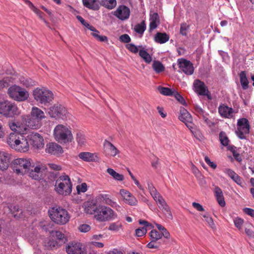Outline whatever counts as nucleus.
Listing matches in <instances>:
<instances>
[{"label": "nucleus", "instance_id": "obj_1", "mask_svg": "<svg viewBox=\"0 0 254 254\" xmlns=\"http://www.w3.org/2000/svg\"><path fill=\"white\" fill-rule=\"evenodd\" d=\"M24 134L11 132L7 138V143L12 149L16 151L25 152L28 151L29 147L28 139Z\"/></svg>", "mask_w": 254, "mask_h": 254}, {"label": "nucleus", "instance_id": "obj_2", "mask_svg": "<svg viewBox=\"0 0 254 254\" xmlns=\"http://www.w3.org/2000/svg\"><path fill=\"white\" fill-rule=\"evenodd\" d=\"M51 219L59 225H64L70 219V215L67 211L61 207H53L49 210Z\"/></svg>", "mask_w": 254, "mask_h": 254}, {"label": "nucleus", "instance_id": "obj_3", "mask_svg": "<svg viewBox=\"0 0 254 254\" xmlns=\"http://www.w3.org/2000/svg\"><path fill=\"white\" fill-rule=\"evenodd\" d=\"M55 139L59 142H70L73 139L70 128L64 125H58L54 130Z\"/></svg>", "mask_w": 254, "mask_h": 254}, {"label": "nucleus", "instance_id": "obj_4", "mask_svg": "<svg viewBox=\"0 0 254 254\" xmlns=\"http://www.w3.org/2000/svg\"><path fill=\"white\" fill-rule=\"evenodd\" d=\"M55 190L59 194L69 195L72 191V184L67 175H63L56 181Z\"/></svg>", "mask_w": 254, "mask_h": 254}, {"label": "nucleus", "instance_id": "obj_5", "mask_svg": "<svg viewBox=\"0 0 254 254\" xmlns=\"http://www.w3.org/2000/svg\"><path fill=\"white\" fill-rule=\"evenodd\" d=\"M33 95L37 102L44 105L50 103L54 99L52 92L45 87L35 88L33 91Z\"/></svg>", "mask_w": 254, "mask_h": 254}, {"label": "nucleus", "instance_id": "obj_6", "mask_svg": "<svg viewBox=\"0 0 254 254\" xmlns=\"http://www.w3.org/2000/svg\"><path fill=\"white\" fill-rule=\"evenodd\" d=\"M117 216L114 210L110 207L105 205H99L94 217L99 222H106L115 219Z\"/></svg>", "mask_w": 254, "mask_h": 254}, {"label": "nucleus", "instance_id": "obj_7", "mask_svg": "<svg viewBox=\"0 0 254 254\" xmlns=\"http://www.w3.org/2000/svg\"><path fill=\"white\" fill-rule=\"evenodd\" d=\"M20 113L15 103L9 101L0 102V114L8 118H12Z\"/></svg>", "mask_w": 254, "mask_h": 254}, {"label": "nucleus", "instance_id": "obj_8", "mask_svg": "<svg viewBox=\"0 0 254 254\" xmlns=\"http://www.w3.org/2000/svg\"><path fill=\"white\" fill-rule=\"evenodd\" d=\"M9 97L15 101L23 102L27 100L29 94L25 89L18 85L10 86L7 91Z\"/></svg>", "mask_w": 254, "mask_h": 254}, {"label": "nucleus", "instance_id": "obj_9", "mask_svg": "<svg viewBox=\"0 0 254 254\" xmlns=\"http://www.w3.org/2000/svg\"><path fill=\"white\" fill-rule=\"evenodd\" d=\"M13 170L17 174H24L26 173L31 166L30 159L17 158L12 162Z\"/></svg>", "mask_w": 254, "mask_h": 254}, {"label": "nucleus", "instance_id": "obj_10", "mask_svg": "<svg viewBox=\"0 0 254 254\" xmlns=\"http://www.w3.org/2000/svg\"><path fill=\"white\" fill-rule=\"evenodd\" d=\"M250 125L249 121L246 118H241L238 120L237 130L236 133L238 137L241 139H246V135L250 133Z\"/></svg>", "mask_w": 254, "mask_h": 254}, {"label": "nucleus", "instance_id": "obj_11", "mask_svg": "<svg viewBox=\"0 0 254 254\" xmlns=\"http://www.w3.org/2000/svg\"><path fill=\"white\" fill-rule=\"evenodd\" d=\"M67 254H87L84 245L78 242L69 243L65 247Z\"/></svg>", "mask_w": 254, "mask_h": 254}, {"label": "nucleus", "instance_id": "obj_12", "mask_svg": "<svg viewBox=\"0 0 254 254\" xmlns=\"http://www.w3.org/2000/svg\"><path fill=\"white\" fill-rule=\"evenodd\" d=\"M27 139H28L30 144L34 148L41 149L44 145L43 137L38 133L32 132L27 135Z\"/></svg>", "mask_w": 254, "mask_h": 254}, {"label": "nucleus", "instance_id": "obj_13", "mask_svg": "<svg viewBox=\"0 0 254 254\" xmlns=\"http://www.w3.org/2000/svg\"><path fill=\"white\" fill-rule=\"evenodd\" d=\"M159 209L163 212L166 218L169 219H172L173 217L170 207L167 204L166 201L161 195L154 199Z\"/></svg>", "mask_w": 254, "mask_h": 254}, {"label": "nucleus", "instance_id": "obj_14", "mask_svg": "<svg viewBox=\"0 0 254 254\" xmlns=\"http://www.w3.org/2000/svg\"><path fill=\"white\" fill-rule=\"evenodd\" d=\"M49 114L52 118L63 119L66 116L67 111L63 105L55 104L49 109Z\"/></svg>", "mask_w": 254, "mask_h": 254}, {"label": "nucleus", "instance_id": "obj_15", "mask_svg": "<svg viewBox=\"0 0 254 254\" xmlns=\"http://www.w3.org/2000/svg\"><path fill=\"white\" fill-rule=\"evenodd\" d=\"M193 84L195 92L200 95L206 96L208 99H211L209 92L203 82L199 79H196L194 81Z\"/></svg>", "mask_w": 254, "mask_h": 254}, {"label": "nucleus", "instance_id": "obj_16", "mask_svg": "<svg viewBox=\"0 0 254 254\" xmlns=\"http://www.w3.org/2000/svg\"><path fill=\"white\" fill-rule=\"evenodd\" d=\"M47 169L46 166L44 164H39L37 165L34 169H32L29 172V177L32 179L39 180L43 178V174Z\"/></svg>", "mask_w": 254, "mask_h": 254}, {"label": "nucleus", "instance_id": "obj_17", "mask_svg": "<svg viewBox=\"0 0 254 254\" xmlns=\"http://www.w3.org/2000/svg\"><path fill=\"white\" fill-rule=\"evenodd\" d=\"M130 9L126 5H121L118 6L114 15L121 20L128 19L130 15Z\"/></svg>", "mask_w": 254, "mask_h": 254}, {"label": "nucleus", "instance_id": "obj_18", "mask_svg": "<svg viewBox=\"0 0 254 254\" xmlns=\"http://www.w3.org/2000/svg\"><path fill=\"white\" fill-rule=\"evenodd\" d=\"M178 64L180 69L186 74L191 75L193 73V64L190 61L185 59H180L178 60Z\"/></svg>", "mask_w": 254, "mask_h": 254}, {"label": "nucleus", "instance_id": "obj_19", "mask_svg": "<svg viewBox=\"0 0 254 254\" xmlns=\"http://www.w3.org/2000/svg\"><path fill=\"white\" fill-rule=\"evenodd\" d=\"M179 120L184 123L189 128H192V118L189 112L184 108L181 107L180 110Z\"/></svg>", "mask_w": 254, "mask_h": 254}, {"label": "nucleus", "instance_id": "obj_20", "mask_svg": "<svg viewBox=\"0 0 254 254\" xmlns=\"http://www.w3.org/2000/svg\"><path fill=\"white\" fill-rule=\"evenodd\" d=\"M103 150L106 155L113 157L120 153L119 150L111 142L106 139L103 143Z\"/></svg>", "mask_w": 254, "mask_h": 254}, {"label": "nucleus", "instance_id": "obj_21", "mask_svg": "<svg viewBox=\"0 0 254 254\" xmlns=\"http://www.w3.org/2000/svg\"><path fill=\"white\" fill-rule=\"evenodd\" d=\"M11 155L5 151H0V170H6L9 167Z\"/></svg>", "mask_w": 254, "mask_h": 254}, {"label": "nucleus", "instance_id": "obj_22", "mask_svg": "<svg viewBox=\"0 0 254 254\" xmlns=\"http://www.w3.org/2000/svg\"><path fill=\"white\" fill-rule=\"evenodd\" d=\"M98 197L102 202L114 208H116L117 210L120 207L117 202L112 199L111 196L108 194H99Z\"/></svg>", "mask_w": 254, "mask_h": 254}, {"label": "nucleus", "instance_id": "obj_23", "mask_svg": "<svg viewBox=\"0 0 254 254\" xmlns=\"http://www.w3.org/2000/svg\"><path fill=\"white\" fill-rule=\"evenodd\" d=\"M46 151L51 154L57 155L62 153L63 150L60 145L56 143L51 142L47 144Z\"/></svg>", "mask_w": 254, "mask_h": 254}, {"label": "nucleus", "instance_id": "obj_24", "mask_svg": "<svg viewBox=\"0 0 254 254\" xmlns=\"http://www.w3.org/2000/svg\"><path fill=\"white\" fill-rule=\"evenodd\" d=\"M120 194L124 198L126 202L130 205H134L137 203L136 198L133 196L128 191L124 189L120 190Z\"/></svg>", "mask_w": 254, "mask_h": 254}, {"label": "nucleus", "instance_id": "obj_25", "mask_svg": "<svg viewBox=\"0 0 254 254\" xmlns=\"http://www.w3.org/2000/svg\"><path fill=\"white\" fill-rule=\"evenodd\" d=\"M25 123L28 127L32 129L39 128L42 126L41 121L32 118L31 115L27 116L25 119Z\"/></svg>", "mask_w": 254, "mask_h": 254}, {"label": "nucleus", "instance_id": "obj_26", "mask_svg": "<svg viewBox=\"0 0 254 254\" xmlns=\"http://www.w3.org/2000/svg\"><path fill=\"white\" fill-rule=\"evenodd\" d=\"M83 5L90 9L98 10L100 8L99 0H82Z\"/></svg>", "mask_w": 254, "mask_h": 254}, {"label": "nucleus", "instance_id": "obj_27", "mask_svg": "<svg viewBox=\"0 0 254 254\" xmlns=\"http://www.w3.org/2000/svg\"><path fill=\"white\" fill-rule=\"evenodd\" d=\"M213 192L218 204L221 207L225 206L226 203L224 200V197L221 189L218 186H215Z\"/></svg>", "mask_w": 254, "mask_h": 254}, {"label": "nucleus", "instance_id": "obj_28", "mask_svg": "<svg viewBox=\"0 0 254 254\" xmlns=\"http://www.w3.org/2000/svg\"><path fill=\"white\" fill-rule=\"evenodd\" d=\"M223 172L227 174L234 182L239 185H241V178L233 170L229 168H225L223 170Z\"/></svg>", "mask_w": 254, "mask_h": 254}, {"label": "nucleus", "instance_id": "obj_29", "mask_svg": "<svg viewBox=\"0 0 254 254\" xmlns=\"http://www.w3.org/2000/svg\"><path fill=\"white\" fill-rule=\"evenodd\" d=\"M233 110L232 108H230L224 105H220L218 108V112L220 116L224 118H230L232 116Z\"/></svg>", "mask_w": 254, "mask_h": 254}, {"label": "nucleus", "instance_id": "obj_30", "mask_svg": "<svg viewBox=\"0 0 254 254\" xmlns=\"http://www.w3.org/2000/svg\"><path fill=\"white\" fill-rule=\"evenodd\" d=\"M149 21V31H151L156 28L158 25L160 23L158 14L156 12H154L150 14Z\"/></svg>", "mask_w": 254, "mask_h": 254}, {"label": "nucleus", "instance_id": "obj_31", "mask_svg": "<svg viewBox=\"0 0 254 254\" xmlns=\"http://www.w3.org/2000/svg\"><path fill=\"white\" fill-rule=\"evenodd\" d=\"M32 118L38 119L41 121L42 119L45 118V115L44 112L36 107H33L32 108L30 115Z\"/></svg>", "mask_w": 254, "mask_h": 254}, {"label": "nucleus", "instance_id": "obj_32", "mask_svg": "<svg viewBox=\"0 0 254 254\" xmlns=\"http://www.w3.org/2000/svg\"><path fill=\"white\" fill-rule=\"evenodd\" d=\"M169 38L166 33L157 32L154 36V41L159 44H164L169 41Z\"/></svg>", "mask_w": 254, "mask_h": 254}, {"label": "nucleus", "instance_id": "obj_33", "mask_svg": "<svg viewBox=\"0 0 254 254\" xmlns=\"http://www.w3.org/2000/svg\"><path fill=\"white\" fill-rule=\"evenodd\" d=\"M10 128L14 131L13 132L17 133L25 134L26 132V128L24 126H18L15 123L11 122L9 123Z\"/></svg>", "mask_w": 254, "mask_h": 254}, {"label": "nucleus", "instance_id": "obj_34", "mask_svg": "<svg viewBox=\"0 0 254 254\" xmlns=\"http://www.w3.org/2000/svg\"><path fill=\"white\" fill-rule=\"evenodd\" d=\"M100 6L102 5L108 9H112L117 5L116 0H100Z\"/></svg>", "mask_w": 254, "mask_h": 254}, {"label": "nucleus", "instance_id": "obj_35", "mask_svg": "<svg viewBox=\"0 0 254 254\" xmlns=\"http://www.w3.org/2000/svg\"><path fill=\"white\" fill-rule=\"evenodd\" d=\"M139 48H142L139 51V56L145 61V63L149 64L152 61V57L147 53V52L144 49V48L142 47L141 46H139Z\"/></svg>", "mask_w": 254, "mask_h": 254}, {"label": "nucleus", "instance_id": "obj_36", "mask_svg": "<svg viewBox=\"0 0 254 254\" xmlns=\"http://www.w3.org/2000/svg\"><path fill=\"white\" fill-rule=\"evenodd\" d=\"M85 206V212L87 214H92L93 213H97V209L98 208V206H97L95 204H92L91 203H86L84 204Z\"/></svg>", "mask_w": 254, "mask_h": 254}, {"label": "nucleus", "instance_id": "obj_37", "mask_svg": "<svg viewBox=\"0 0 254 254\" xmlns=\"http://www.w3.org/2000/svg\"><path fill=\"white\" fill-rule=\"evenodd\" d=\"M78 156L82 160L88 162L94 161L96 157L94 154L88 152H81L79 154Z\"/></svg>", "mask_w": 254, "mask_h": 254}, {"label": "nucleus", "instance_id": "obj_38", "mask_svg": "<svg viewBox=\"0 0 254 254\" xmlns=\"http://www.w3.org/2000/svg\"><path fill=\"white\" fill-rule=\"evenodd\" d=\"M240 82L244 90H246L248 88L249 81L247 79L246 73L245 71H242L239 74Z\"/></svg>", "mask_w": 254, "mask_h": 254}, {"label": "nucleus", "instance_id": "obj_39", "mask_svg": "<svg viewBox=\"0 0 254 254\" xmlns=\"http://www.w3.org/2000/svg\"><path fill=\"white\" fill-rule=\"evenodd\" d=\"M76 140L78 145L81 146L85 145L87 142V139L85 135L80 131H78L77 132Z\"/></svg>", "mask_w": 254, "mask_h": 254}, {"label": "nucleus", "instance_id": "obj_40", "mask_svg": "<svg viewBox=\"0 0 254 254\" xmlns=\"http://www.w3.org/2000/svg\"><path fill=\"white\" fill-rule=\"evenodd\" d=\"M147 187L151 195L154 199L157 198L158 196L161 195V194L150 182L148 181L147 182Z\"/></svg>", "mask_w": 254, "mask_h": 254}, {"label": "nucleus", "instance_id": "obj_41", "mask_svg": "<svg viewBox=\"0 0 254 254\" xmlns=\"http://www.w3.org/2000/svg\"><path fill=\"white\" fill-rule=\"evenodd\" d=\"M20 83L27 88H30L36 85V82L34 80L24 77L20 78Z\"/></svg>", "mask_w": 254, "mask_h": 254}, {"label": "nucleus", "instance_id": "obj_42", "mask_svg": "<svg viewBox=\"0 0 254 254\" xmlns=\"http://www.w3.org/2000/svg\"><path fill=\"white\" fill-rule=\"evenodd\" d=\"M153 70L157 73H160L165 70V67L159 61H154L152 64Z\"/></svg>", "mask_w": 254, "mask_h": 254}, {"label": "nucleus", "instance_id": "obj_43", "mask_svg": "<svg viewBox=\"0 0 254 254\" xmlns=\"http://www.w3.org/2000/svg\"><path fill=\"white\" fill-rule=\"evenodd\" d=\"M107 173L112 176L113 178L117 181H122L124 180V177L123 175L117 173L112 168H108L107 170Z\"/></svg>", "mask_w": 254, "mask_h": 254}, {"label": "nucleus", "instance_id": "obj_44", "mask_svg": "<svg viewBox=\"0 0 254 254\" xmlns=\"http://www.w3.org/2000/svg\"><path fill=\"white\" fill-rule=\"evenodd\" d=\"M158 90L159 91V92L163 95L166 96H173L174 91L171 89L167 87H164L162 86H158Z\"/></svg>", "mask_w": 254, "mask_h": 254}, {"label": "nucleus", "instance_id": "obj_45", "mask_svg": "<svg viewBox=\"0 0 254 254\" xmlns=\"http://www.w3.org/2000/svg\"><path fill=\"white\" fill-rule=\"evenodd\" d=\"M135 31L140 34H142L146 29L145 21H142L140 23L136 24L134 28Z\"/></svg>", "mask_w": 254, "mask_h": 254}, {"label": "nucleus", "instance_id": "obj_46", "mask_svg": "<svg viewBox=\"0 0 254 254\" xmlns=\"http://www.w3.org/2000/svg\"><path fill=\"white\" fill-rule=\"evenodd\" d=\"M219 139L221 142V143L225 146H228L229 142V140L228 137L226 135L225 132L223 131H221L219 133Z\"/></svg>", "mask_w": 254, "mask_h": 254}, {"label": "nucleus", "instance_id": "obj_47", "mask_svg": "<svg viewBox=\"0 0 254 254\" xmlns=\"http://www.w3.org/2000/svg\"><path fill=\"white\" fill-rule=\"evenodd\" d=\"M151 240L157 241L162 238V235L156 230H152L150 232Z\"/></svg>", "mask_w": 254, "mask_h": 254}, {"label": "nucleus", "instance_id": "obj_48", "mask_svg": "<svg viewBox=\"0 0 254 254\" xmlns=\"http://www.w3.org/2000/svg\"><path fill=\"white\" fill-rule=\"evenodd\" d=\"M51 235L56 238L58 240L64 241V235L60 231H52L50 232Z\"/></svg>", "mask_w": 254, "mask_h": 254}, {"label": "nucleus", "instance_id": "obj_49", "mask_svg": "<svg viewBox=\"0 0 254 254\" xmlns=\"http://www.w3.org/2000/svg\"><path fill=\"white\" fill-rule=\"evenodd\" d=\"M253 228V226L251 224H249L247 227L245 228V233L249 238L254 237V232Z\"/></svg>", "mask_w": 254, "mask_h": 254}, {"label": "nucleus", "instance_id": "obj_50", "mask_svg": "<svg viewBox=\"0 0 254 254\" xmlns=\"http://www.w3.org/2000/svg\"><path fill=\"white\" fill-rule=\"evenodd\" d=\"M122 227V224L119 222L112 223L110 224L108 229L111 231H117Z\"/></svg>", "mask_w": 254, "mask_h": 254}, {"label": "nucleus", "instance_id": "obj_51", "mask_svg": "<svg viewBox=\"0 0 254 254\" xmlns=\"http://www.w3.org/2000/svg\"><path fill=\"white\" fill-rule=\"evenodd\" d=\"M126 48L131 52L136 54L138 52H139V49L137 48V46H136L133 44L130 43V44H127L126 45Z\"/></svg>", "mask_w": 254, "mask_h": 254}, {"label": "nucleus", "instance_id": "obj_52", "mask_svg": "<svg viewBox=\"0 0 254 254\" xmlns=\"http://www.w3.org/2000/svg\"><path fill=\"white\" fill-rule=\"evenodd\" d=\"M175 98L182 104L184 105H186V102L184 98L177 92L174 91L173 95Z\"/></svg>", "mask_w": 254, "mask_h": 254}, {"label": "nucleus", "instance_id": "obj_53", "mask_svg": "<svg viewBox=\"0 0 254 254\" xmlns=\"http://www.w3.org/2000/svg\"><path fill=\"white\" fill-rule=\"evenodd\" d=\"M234 222L235 226L239 229H241L244 223V220L240 218H236L234 219Z\"/></svg>", "mask_w": 254, "mask_h": 254}, {"label": "nucleus", "instance_id": "obj_54", "mask_svg": "<svg viewBox=\"0 0 254 254\" xmlns=\"http://www.w3.org/2000/svg\"><path fill=\"white\" fill-rule=\"evenodd\" d=\"M76 189L78 193L84 192L87 190V186L86 183H82L80 185H78L76 187Z\"/></svg>", "mask_w": 254, "mask_h": 254}, {"label": "nucleus", "instance_id": "obj_55", "mask_svg": "<svg viewBox=\"0 0 254 254\" xmlns=\"http://www.w3.org/2000/svg\"><path fill=\"white\" fill-rule=\"evenodd\" d=\"M203 217L205 218V221L209 225V226H210L211 228H213L214 224L212 218L210 217L207 213L203 215Z\"/></svg>", "mask_w": 254, "mask_h": 254}, {"label": "nucleus", "instance_id": "obj_56", "mask_svg": "<svg viewBox=\"0 0 254 254\" xmlns=\"http://www.w3.org/2000/svg\"><path fill=\"white\" fill-rule=\"evenodd\" d=\"M147 232V230L144 227L138 228L135 230L136 235L137 237H142L145 235Z\"/></svg>", "mask_w": 254, "mask_h": 254}, {"label": "nucleus", "instance_id": "obj_57", "mask_svg": "<svg viewBox=\"0 0 254 254\" xmlns=\"http://www.w3.org/2000/svg\"><path fill=\"white\" fill-rule=\"evenodd\" d=\"M160 244L156 240H151V241L147 244V247L150 249L157 248L159 247Z\"/></svg>", "mask_w": 254, "mask_h": 254}, {"label": "nucleus", "instance_id": "obj_58", "mask_svg": "<svg viewBox=\"0 0 254 254\" xmlns=\"http://www.w3.org/2000/svg\"><path fill=\"white\" fill-rule=\"evenodd\" d=\"M119 39L121 42L125 43H128L130 41V37L127 34L122 35Z\"/></svg>", "mask_w": 254, "mask_h": 254}, {"label": "nucleus", "instance_id": "obj_59", "mask_svg": "<svg viewBox=\"0 0 254 254\" xmlns=\"http://www.w3.org/2000/svg\"><path fill=\"white\" fill-rule=\"evenodd\" d=\"M78 229L81 232L86 233L90 230V226L87 224H82L79 226Z\"/></svg>", "mask_w": 254, "mask_h": 254}, {"label": "nucleus", "instance_id": "obj_60", "mask_svg": "<svg viewBox=\"0 0 254 254\" xmlns=\"http://www.w3.org/2000/svg\"><path fill=\"white\" fill-rule=\"evenodd\" d=\"M77 19L81 23L82 25L87 28L89 30L90 29V27H91L92 25L89 24L87 23L81 16L77 15L76 16Z\"/></svg>", "mask_w": 254, "mask_h": 254}, {"label": "nucleus", "instance_id": "obj_61", "mask_svg": "<svg viewBox=\"0 0 254 254\" xmlns=\"http://www.w3.org/2000/svg\"><path fill=\"white\" fill-rule=\"evenodd\" d=\"M194 111L198 116H202L203 115L205 114L204 111L198 106H195Z\"/></svg>", "mask_w": 254, "mask_h": 254}, {"label": "nucleus", "instance_id": "obj_62", "mask_svg": "<svg viewBox=\"0 0 254 254\" xmlns=\"http://www.w3.org/2000/svg\"><path fill=\"white\" fill-rule=\"evenodd\" d=\"M46 246L50 248H54L57 246V242L53 239H49L46 243Z\"/></svg>", "mask_w": 254, "mask_h": 254}, {"label": "nucleus", "instance_id": "obj_63", "mask_svg": "<svg viewBox=\"0 0 254 254\" xmlns=\"http://www.w3.org/2000/svg\"><path fill=\"white\" fill-rule=\"evenodd\" d=\"M204 160L205 162L212 168L214 169L217 167V165L214 162H211L208 156H205L204 157Z\"/></svg>", "mask_w": 254, "mask_h": 254}, {"label": "nucleus", "instance_id": "obj_64", "mask_svg": "<svg viewBox=\"0 0 254 254\" xmlns=\"http://www.w3.org/2000/svg\"><path fill=\"white\" fill-rule=\"evenodd\" d=\"M243 211L246 214L254 218V209L250 208H245L243 209Z\"/></svg>", "mask_w": 254, "mask_h": 254}]
</instances>
